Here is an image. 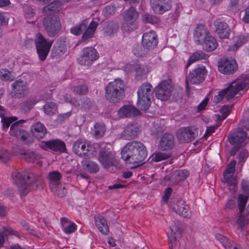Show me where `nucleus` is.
<instances>
[{
	"mask_svg": "<svg viewBox=\"0 0 249 249\" xmlns=\"http://www.w3.org/2000/svg\"><path fill=\"white\" fill-rule=\"evenodd\" d=\"M121 155L126 163L137 167L142 164L147 155L144 144L137 141L128 142L123 148Z\"/></svg>",
	"mask_w": 249,
	"mask_h": 249,
	"instance_id": "nucleus-1",
	"label": "nucleus"
},
{
	"mask_svg": "<svg viewBox=\"0 0 249 249\" xmlns=\"http://www.w3.org/2000/svg\"><path fill=\"white\" fill-rule=\"evenodd\" d=\"M13 177L14 183L17 186L20 195L22 196H25L30 191L31 188L36 189L41 181V178L39 175L26 171L15 172L13 174Z\"/></svg>",
	"mask_w": 249,
	"mask_h": 249,
	"instance_id": "nucleus-2",
	"label": "nucleus"
},
{
	"mask_svg": "<svg viewBox=\"0 0 249 249\" xmlns=\"http://www.w3.org/2000/svg\"><path fill=\"white\" fill-rule=\"evenodd\" d=\"M247 84L245 80L239 79L232 81L227 88L220 91L218 95L213 97V102L216 104L218 103L224 98L226 101L231 100L238 92L243 89L246 87Z\"/></svg>",
	"mask_w": 249,
	"mask_h": 249,
	"instance_id": "nucleus-3",
	"label": "nucleus"
},
{
	"mask_svg": "<svg viewBox=\"0 0 249 249\" xmlns=\"http://www.w3.org/2000/svg\"><path fill=\"white\" fill-rule=\"evenodd\" d=\"M105 97L110 102L117 103L123 98L124 84L121 79H115L109 83L106 87Z\"/></svg>",
	"mask_w": 249,
	"mask_h": 249,
	"instance_id": "nucleus-4",
	"label": "nucleus"
},
{
	"mask_svg": "<svg viewBox=\"0 0 249 249\" xmlns=\"http://www.w3.org/2000/svg\"><path fill=\"white\" fill-rule=\"evenodd\" d=\"M138 107L142 110H147L151 104V100L153 98V90L152 86L149 83H143L138 89Z\"/></svg>",
	"mask_w": 249,
	"mask_h": 249,
	"instance_id": "nucleus-5",
	"label": "nucleus"
},
{
	"mask_svg": "<svg viewBox=\"0 0 249 249\" xmlns=\"http://www.w3.org/2000/svg\"><path fill=\"white\" fill-rule=\"evenodd\" d=\"M122 16L123 21L121 29L124 32L129 33L137 28V20L139 14L135 7L131 6L125 10L122 13Z\"/></svg>",
	"mask_w": 249,
	"mask_h": 249,
	"instance_id": "nucleus-6",
	"label": "nucleus"
},
{
	"mask_svg": "<svg viewBox=\"0 0 249 249\" xmlns=\"http://www.w3.org/2000/svg\"><path fill=\"white\" fill-rule=\"evenodd\" d=\"M35 42L39 59L44 61L46 58L53 44L52 41H48L40 34L36 35Z\"/></svg>",
	"mask_w": 249,
	"mask_h": 249,
	"instance_id": "nucleus-7",
	"label": "nucleus"
},
{
	"mask_svg": "<svg viewBox=\"0 0 249 249\" xmlns=\"http://www.w3.org/2000/svg\"><path fill=\"white\" fill-rule=\"evenodd\" d=\"M247 134L241 128H238L236 131L230 134L228 140L230 143L236 145L231 150V154L234 155L239 149L245 144V141L247 138Z\"/></svg>",
	"mask_w": 249,
	"mask_h": 249,
	"instance_id": "nucleus-8",
	"label": "nucleus"
},
{
	"mask_svg": "<svg viewBox=\"0 0 249 249\" xmlns=\"http://www.w3.org/2000/svg\"><path fill=\"white\" fill-rule=\"evenodd\" d=\"M25 122V120H20L13 123L11 126L10 133L11 136L20 139L26 144H29L32 143L33 140L28 133L22 128L21 124Z\"/></svg>",
	"mask_w": 249,
	"mask_h": 249,
	"instance_id": "nucleus-9",
	"label": "nucleus"
},
{
	"mask_svg": "<svg viewBox=\"0 0 249 249\" xmlns=\"http://www.w3.org/2000/svg\"><path fill=\"white\" fill-rule=\"evenodd\" d=\"M207 70L205 66H198L194 69L186 77V84L188 88L189 83L199 84L205 78Z\"/></svg>",
	"mask_w": 249,
	"mask_h": 249,
	"instance_id": "nucleus-10",
	"label": "nucleus"
},
{
	"mask_svg": "<svg viewBox=\"0 0 249 249\" xmlns=\"http://www.w3.org/2000/svg\"><path fill=\"white\" fill-rule=\"evenodd\" d=\"M173 89L171 79L163 80L156 88V96L161 101L167 100L170 97Z\"/></svg>",
	"mask_w": 249,
	"mask_h": 249,
	"instance_id": "nucleus-11",
	"label": "nucleus"
},
{
	"mask_svg": "<svg viewBox=\"0 0 249 249\" xmlns=\"http://www.w3.org/2000/svg\"><path fill=\"white\" fill-rule=\"evenodd\" d=\"M93 147L86 142L80 140L75 141L72 146V151L78 156L87 158L93 155Z\"/></svg>",
	"mask_w": 249,
	"mask_h": 249,
	"instance_id": "nucleus-12",
	"label": "nucleus"
},
{
	"mask_svg": "<svg viewBox=\"0 0 249 249\" xmlns=\"http://www.w3.org/2000/svg\"><path fill=\"white\" fill-rule=\"evenodd\" d=\"M98 160L105 168L115 166L117 163V160L114 152L105 147L102 149L99 153Z\"/></svg>",
	"mask_w": 249,
	"mask_h": 249,
	"instance_id": "nucleus-13",
	"label": "nucleus"
},
{
	"mask_svg": "<svg viewBox=\"0 0 249 249\" xmlns=\"http://www.w3.org/2000/svg\"><path fill=\"white\" fill-rule=\"evenodd\" d=\"M43 24L45 30L50 37H53L61 29L59 19L55 16L44 18Z\"/></svg>",
	"mask_w": 249,
	"mask_h": 249,
	"instance_id": "nucleus-14",
	"label": "nucleus"
},
{
	"mask_svg": "<svg viewBox=\"0 0 249 249\" xmlns=\"http://www.w3.org/2000/svg\"><path fill=\"white\" fill-rule=\"evenodd\" d=\"M170 205L172 209L179 216L186 218L191 217V210L188 204L184 200H174L170 203Z\"/></svg>",
	"mask_w": 249,
	"mask_h": 249,
	"instance_id": "nucleus-15",
	"label": "nucleus"
},
{
	"mask_svg": "<svg viewBox=\"0 0 249 249\" xmlns=\"http://www.w3.org/2000/svg\"><path fill=\"white\" fill-rule=\"evenodd\" d=\"M39 147L45 150L50 149L55 152L63 153L66 151L65 143L59 139L41 142Z\"/></svg>",
	"mask_w": 249,
	"mask_h": 249,
	"instance_id": "nucleus-16",
	"label": "nucleus"
},
{
	"mask_svg": "<svg viewBox=\"0 0 249 249\" xmlns=\"http://www.w3.org/2000/svg\"><path fill=\"white\" fill-rule=\"evenodd\" d=\"M197 136V130L194 127L180 128L177 132V138L180 142L193 141Z\"/></svg>",
	"mask_w": 249,
	"mask_h": 249,
	"instance_id": "nucleus-17",
	"label": "nucleus"
},
{
	"mask_svg": "<svg viewBox=\"0 0 249 249\" xmlns=\"http://www.w3.org/2000/svg\"><path fill=\"white\" fill-rule=\"evenodd\" d=\"M98 54L97 51L92 47H87L82 51L79 63L81 65L90 66L93 61L97 59Z\"/></svg>",
	"mask_w": 249,
	"mask_h": 249,
	"instance_id": "nucleus-18",
	"label": "nucleus"
},
{
	"mask_svg": "<svg viewBox=\"0 0 249 249\" xmlns=\"http://www.w3.org/2000/svg\"><path fill=\"white\" fill-rule=\"evenodd\" d=\"M158 43V38L156 32L150 31L143 34L142 36V45L144 49L153 50Z\"/></svg>",
	"mask_w": 249,
	"mask_h": 249,
	"instance_id": "nucleus-19",
	"label": "nucleus"
},
{
	"mask_svg": "<svg viewBox=\"0 0 249 249\" xmlns=\"http://www.w3.org/2000/svg\"><path fill=\"white\" fill-rule=\"evenodd\" d=\"M12 153L13 155L18 156L28 162H34L40 158V156L36 152L29 150H21L18 147L14 148Z\"/></svg>",
	"mask_w": 249,
	"mask_h": 249,
	"instance_id": "nucleus-20",
	"label": "nucleus"
},
{
	"mask_svg": "<svg viewBox=\"0 0 249 249\" xmlns=\"http://www.w3.org/2000/svg\"><path fill=\"white\" fill-rule=\"evenodd\" d=\"M237 69V65L235 60L223 59L219 62L218 70L225 74L234 73Z\"/></svg>",
	"mask_w": 249,
	"mask_h": 249,
	"instance_id": "nucleus-21",
	"label": "nucleus"
},
{
	"mask_svg": "<svg viewBox=\"0 0 249 249\" xmlns=\"http://www.w3.org/2000/svg\"><path fill=\"white\" fill-rule=\"evenodd\" d=\"M189 175V173L186 170H177L167 175L164 179L166 181H169L170 185H174L184 180Z\"/></svg>",
	"mask_w": 249,
	"mask_h": 249,
	"instance_id": "nucleus-22",
	"label": "nucleus"
},
{
	"mask_svg": "<svg viewBox=\"0 0 249 249\" xmlns=\"http://www.w3.org/2000/svg\"><path fill=\"white\" fill-rule=\"evenodd\" d=\"M151 5L154 12L162 14L171 8V0H150Z\"/></svg>",
	"mask_w": 249,
	"mask_h": 249,
	"instance_id": "nucleus-23",
	"label": "nucleus"
},
{
	"mask_svg": "<svg viewBox=\"0 0 249 249\" xmlns=\"http://www.w3.org/2000/svg\"><path fill=\"white\" fill-rule=\"evenodd\" d=\"M12 97L15 98H20L23 97L27 90V86L25 82L20 79L16 80L12 84Z\"/></svg>",
	"mask_w": 249,
	"mask_h": 249,
	"instance_id": "nucleus-24",
	"label": "nucleus"
},
{
	"mask_svg": "<svg viewBox=\"0 0 249 249\" xmlns=\"http://www.w3.org/2000/svg\"><path fill=\"white\" fill-rule=\"evenodd\" d=\"M171 232L168 235L169 246L171 249H178L180 246L178 241L181 234V229L176 225L170 227Z\"/></svg>",
	"mask_w": 249,
	"mask_h": 249,
	"instance_id": "nucleus-25",
	"label": "nucleus"
},
{
	"mask_svg": "<svg viewBox=\"0 0 249 249\" xmlns=\"http://www.w3.org/2000/svg\"><path fill=\"white\" fill-rule=\"evenodd\" d=\"M209 30L203 25H197L194 31V38L197 44L204 42L210 35Z\"/></svg>",
	"mask_w": 249,
	"mask_h": 249,
	"instance_id": "nucleus-26",
	"label": "nucleus"
},
{
	"mask_svg": "<svg viewBox=\"0 0 249 249\" xmlns=\"http://www.w3.org/2000/svg\"><path fill=\"white\" fill-rule=\"evenodd\" d=\"M215 31L221 38H228L231 32V29L228 24L223 21L217 20L214 21Z\"/></svg>",
	"mask_w": 249,
	"mask_h": 249,
	"instance_id": "nucleus-27",
	"label": "nucleus"
},
{
	"mask_svg": "<svg viewBox=\"0 0 249 249\" xmlns=\"http://www.w3.org/2000/svg\"><path fill=\"white\" fill-rule=\"evenodd\" d=\"M139 131V127L133 124L127 125L121 135L122 139L130 140L135 139L138 135Z\"/></svg>",
	"mask_w": 249,
	"mask_h": 249,
	"instance_id": "nucleus-28",
	"label": "nucleus"
},
{
	"mask_svg": "<svg viewBox=\"0 0 249 249\" xmlns=\"http://www.w3.org/2000/svg\"><path fill=\"white\" fill-rule=\"evenodd\" d=\"M175 145L174 136L168 133L164 134L161 138L159 147L162 150L171 149Z\"/></svg>",
	"mask_w": 249,
	"mask_h": 249,
	"instance_id": "nucleus-29",
	"label": "nucleus"
},
{
	"mask_svg": "<svg viewBox=\"0 0 249 249\" xmlns=\"http://www.w3.org/2000/svg\"><path fill=\"white\" fill-rule=\"evenodd\" d=\"M118 114L121 117H131L138 116L140 111L135 107L131 105H124L118 111Z\"/></svg>",
	"mask_w": 249,
	"mask_h": 249,
	"instance_id": "nucleus-30",
	"label": "nucleus"
},
{
	"mask_svg": "<svg viewBox=\"0 0 249 249\" xmlns=\"http://www.w3.org/2000/svg\"><path fill=\"white\" fill-rule=\"evenodd\" d=\"M132 68H134L137 75L140 77L146 75L149 72V68L147 66L140 64H136L134 67L131 64H127L124 67V71L130 72L132 71Z\"/></svg>",
	"mask_w": 249,
	"mask_h": 249,
	"instance_id": "nucleus-31",
	"label": "nucleus"
},
{
	"mask_svg": "<svg viewBox=\"0 0 249 249\" xmlns=\"http://www.w3.org/2000/svg\"><path fill=\"white\" fill-rule=\"evenodd\" d=\"M98 25V23L94 21H92L84 30V32L81 37V41L85 42L88 39L93 37L95 32Z\"/></svg>",
	"mask_w": 249,
	"mask_h": 249,
	"instance_id": "nucleus-32",
	"label": "nucleus"
},
{
	"mask_svg": "<svg viewBox=\"0 0 249 249\" xmlns=\"http://www.w3.org/2000/svg\"><path fill=\"white\" fill-rule=\"evenodd\" d=\"M31 130L34 136L37 139L43 138L47 133V129L40 122L33 124Z\"/></svg>",
	"mask_w": 249,
	"mask_h": 249,
	"instance_id": "nucleus-33",
	"label": "nucleus"
},
{
	"mask_svg": "<svg viewBox=\"0 0 249 249\" xmlns=\"http://www.w3.org/2000/svg\"><path fill=\"white\" fill-rule=\"evenodd\" d=\"M96 227L103 234L107 235L109 233V228L106 219L102 216L98 215L94 217Z\"/></svg>",
	"mask_w": 249,
	"mask_h": 249,
	"instance_id": "nucleus-34",
	"label": "nucleus"
},
{
	"mask_svg": "<svg viewBox=\"0 0 249 249\" xmlns=\"http://www.w3.org/2000/svg\"><path fill=\"white\" fill-rule=\"evenodd\" d=\"M62 6L63 4L59 0H55L44 7L42 12L45 15H49L51 13H56L59 12L62 9Z\"/></svg>",
	"mask_w": 249,
	"mask_h": 249,
	"instance_id": "nucleus-35",
	"label": "nucleus"
},
{
	"mask_svg": "<svg viewBox=\"0 0 249 249\" xmlns=\"http://www.w3.org/2000/svg\"><path fill=\"white\" fill-rule=\"evenodd\" d=\"M216 238L226 249H241L240 246L236 245L232 241L222 235H216Z\"/></svg>",
	"mask_w": 249,
	"mask_h": 249,
	"instance_id": "nucleus-36",
	"label": "nucleus"
},
{
	"mask_svg": "<svg viewBox=\"0 0 249 249\" xmlns=\"http://www.w3.org/2000/svg\"><path fill=\"white\" fill-rule=\"evenodd\" d=\"M201 44L203 45V50L207 52L214 51L218 46L216 40L211 35Z\"/></svg>",
	"mask_w": 249,
	"mask_h": 249,
	"instance_id": "nucleus-37",
	"label": "nucleus"
},
{
	"mask_svg": "<svg viewBox=\"0 0 249 249\" xmlns=\"http://www.w3.org/2000/svg\"><path fill=\"white\" fill-rule=\"evenodd\" d=\"M207 57V54L202 51H198L194 53L190 56L185 66V68L187 69L192 64L197 61L205 59Z\"/></svg>",
	"mask_w": 249,
	"mask_h": 249,
	"instance_id": "nucleus-38",
	"label": "nucleus"
},
{
	"mask_svg": "<svg viewBox=\"0 0 249 249\" xmlns=\"http://www.w3.org/2000/svg\"><path fill=\"white\" fill-rule=\"evenodd\" d=\"M37 102L35 97H30L21 103V110L24 112H29Z\"/></svg>",
	"mask_w": 249,
	"mask_h": 249,
	"instance_id": "nucleus-39",
	"label": "nucleus"
},
{
	"mask_svg": "<svg viewBox=\"0 0 249 249\" xmlns=\"http://www.w3.org/2000/svg\"><path fill=\"white\" fill-rule=\"evenodd\" d=\"M62 175L58 171H54L49 173L48 179L50 188L60 184Z\"/></svg>",
	"mask_w": 249,
	"mask_h": 249,
	"instance_id": "nucleus-40",
	"label": "nucleus"
},
{
	"mask_svg": "<svg viewBox=\"0 0 249 249\" xmlns=\"http://www.w3.org/2000/svg\"><path fill=\"white\" fill-rule=\"evenodd\" d=\"M171 156L170 153L162 152H155L151 156V161L153 162H160L163 160L168 159Z\"/></svg>",
	"mask_w": 249,
	"mask_h": 249,
	"instance_id": "nucleus-41",
	"label": "nucleus"
},
{
	"mask_svg": "<svg viewBox=\"0 0 249 249\" xmlns=\"http://www.w3.org/2000/svg\"><path fill=\"white\" fill-rule=\"evenodd\" d=\"M119 24L113 21H109L104 28L105 33L108 36H111L116 33L119 29Z\"/></svg>",
	"mask_w": 249,
	"mask_h": 249,
	"instance_id": "nucleus-42",
	"label": "nucleus"
},
{
	"mask_svg": "<svg viewBox=\"0 0 249 249\" xmlns=\"http://www.w3.org/2000/svg\"><path fill=\"white\" fill-rule=\"evenodd\" d=\"M43 110L45 114L51 116L57 112V106L53 102H48L44 106Z\"/></svg>",
	"mask_w": 249,
	"mask_h": 249,
	"instance_id": "nucleus-43",
	"label": "nucleus"
},
{
	"mask_svg": "<svg viewBox=\"0 0 249 249\" xmlns=\"http://www.w3.org/2000/svg\"><path fill=\"white\" fill-rule=\"evenodd\" d=\"M66 53V48L59 44L54 45L52 50V56L53 58H58Z\"/></svg>",
	"mask_w": 249,
	"mask_h": 249,
	"instance_id": "nucleus-44",
	"label": "nucleus"
},
{
	"mask_svg": "<svg viewBox=\"0 0 249 249\" xmlns=\"http://www.w3.org/2000/svg\"><path fill=\"white\" fill-rule=\"evenodd\" d=\"M106 130V126L104 124L96 123L94 126V137L96 139L102 138L104 135Z\"/></svg>",
	"mask_w": 249,
	"mask_h": 249,
	"instance_id": "nucleus-45",
	"label": "nucleus"
},
{
	"mask_svg": "<svg viewBox=\"0 0 249 249\" xmlns=\"http://www.w3.org/2000/svg\"><path fill=\"white\" fill-rule=\"evenodd\" d=\"M88 26V22L84 20L79 24L76 25L71 29V32L76 36L80 35Z\"/></svg>",
	"mask_w": 249,
	"mask_h": 249,
	"instance_id": "nucleus-46",
	"label": "nucleus"
},
{
	"mask_svg": "<svg viewBox=\"0 0 249 249\" xmlns=\"http://www.w3.org/2000/svg\"><path fill=\"white\" fill-rule=\"evenodd\" d=\"M71 90L76 94L84 95L88 92V87L85 83H80L71 87Z\"/></svg>",
	"mask_w": 249,
	"mask_h": 249,
	"instance_id": "nucleus-47",
	"label": "nucleus"
},
{
	"mask_svg": "<svg viewBox=\"0 0 249 249\" xmlns=\"http://www.w3.org/2000/svg\"><path fill=\"white\" fill-rule=\"evenodd\" d=\"M50 188L53 193L60 197H64L67 194L65 187L61 184H59Z\"/></svg>",
	"mask_w": 249,
	"mask_h": 249,
	"instance_id": "nucleus-48",
	"label": "nucleus"
},
{
	"mask_svg": "<svg viewBox=\"0 0 249 249\" xmlns=\"http://www.w3.org/2000/svg\"><path fill=\"white\" fill-rule=\"evenodd\" d=\"M15 78L13 72L6 69L0 70V79L3 81H12Z\"/></svg>",
	"mask_w": 249,
	"mask_h": 249,
	"instance_id": "nucleus-49",
	"label": "nucleus"
},
{
	"mask_svg": "<svg viewBox=\"0 0 249 249\" xmlns=\"http://www.w3.org/2000/svg\"><path fill=\"white\" fill-rule=\"evenodd\" d=\"M232 105L224 106L220 110L221 115H218L217 119L219 121H222L225 119L228 116L230 111L232 108Z\"/></svg>",
	"mask_w": 249,
	"mask_h": 249,
	"instance_id": "nucleus-50",
	"label": "nucleus"
},
{
	"mask_svg": "<svg viewBox=\"0 0 249 249\" xmlns=\"http://www.w3.org/2000/svg\"><path fill=\"white\" fill-rule=\"evenodd\" d=\"M17 118L16 117H3L1 120V122L2 123L3 130L5 131H7L9 126L10 125H11L16 122H17Z\"/></svg>",
	"mask_w": 249,
	"mask_h": 249,
	"instance_id": "nucleus-51",
	"label": "nucleus"
},
{
	"mask_svg": "<svg viewBox=\"0 0 249 249\" xmlns=\"http://www.w3.org/2000/svg\"><path fill=\"white\" fill-rule=\"evenodd\" d=\"M11 154L6 149H0V162L7 163L11 160Z\"/></svg>",
	"mask_w": 249,
	"mask_h": 249,
	"instance_id": "nucleus-52",
	"label": "nucleus"
},
{
	"mask_svg": "<svg viewBox=\"0 0 249 249\" xmlns=\"http://www.w3.org/2000/svg\"><path fill=\"white\" fill-rule=\"evenodd\" d=\"M142 20L145 23H149L152 24L159 22V19L156 16L151 15L148 13H145L142 15Z\"/></svg>",
	"mask_w": 249,
	"mask_h": 249,
	"instance_id": "nucleus-53",
	"label": "nucleus"
},
{
	"mask_svg": "<svg viewBox=\"0 0 249 249\" xmlns=\"http://www.w3.org/2000/svg\"><path fill=\"white\" fill-rule=\"evenodd\" d=\"M85 169L90 173H95L99 170L97 163L93 161H88L84 165Z\"/></svg>",
	"mask_w": 249,
	"mask_h": 249,
	"instance_id": "nucleus-54",
	"label": "nucleus"
},
{
	"mask_svg": "<svg viewBox=\"0 0 249 249\" xmlns=\"http://www.w3.org/2000/svg\"><path fill=\"white\" fill-rule=\"evenodd\" d=\"M248 200V196L240 194L238 198V206L239 213H242L244 211Z\"/></svg>",
	"mask_w": 249,
	"mask_h": 249,
	"instance_id": "nucleus-55",
	"label": "nucleus"
},
{
	"mask_svg": "<svg viewBox=\"0 0 249 249\" xmlns=\"http://www.w3.org/2000/svg\"><path fill=\"white\" fill-rule=\"evenodd\" d=\"M249 219L248 216L242 214V213H240L239 217L236 221L237 224L242 229L245 225L248 224Z\"/></svg>",
	"mask_w": 249,
	"mask_h": 249,
	"instance_id": "nucleus-56",
	"label": "nucleus"
},
{
	"mask_svg": "<svg viewBox=\"0 0 249 249\" xmlns=\"http://www.w3.org/2000/svg\"><path fill=\"white\" fill-rule=\"evenodd\" d=\"M82 106L81 108L82 109L86 110L90 109L92 106V103L90 99L87 97H84L82 99Z\"/></svg>",
	"mask_w": 249,
	"mask_h": 249,
	"instance_id": "nucleus-57",
	"label": "nucleus"
},
{
	"mask_svg": "<svg viewBox=\"0 0 249 249\" xmlns=\"http://www.w3.org/2000/svg\"><path fill=\"white\" fill-rule=\"evenodd\" d=\"M246 38L245 36L240 37L237 41L231 47H230V51H234L239 47H240L243 43L245 41Z\"/></svg>",
	"mask_w": 249,
	"mask_h": 249,
	"instance_id": "nucleus-58",
	"label": "nucleus"
},
{
	"mask_svg": "<svg viewBox=\"0 0 249 249\" xmlns=\"http://www.w3.org/2000/svg\"><path fill=\"white\" fill-rule=\"evenodd\" d=\"M76 225L72 223L71 224L68 225V226H65L63 228L64 232L67 234H71L76 230Z\"/></svg>",
	"mask_w": 249,
	"mask_h": 249,
	"instance_id": "nucleus-59",
	"label": "nucleus"
},
{
	"mask_svg": "<svg viewBox=\"0 0 249 249\" xmlns=\"http://www.w3.org/2000/svg\"><path fill=\"white\" fill-rule=\"evenodd\" d=\"M235 171L226 169L224 172V181L225 182L230 183V180L234 175Z\"/></svg>",
	"mask_w": 249,
	"mask_h": 249,
	"instance_id": "nucleus-60",
	"label": "nucleus"
},
{
	"mask_svg": "<svg viewBox=\"0 0 249 249\" xmlns=\"http://www.w3.org/2000/svg\"><path fill=\"white\" fill-rule=\"evenodd\" d=\"M116 7L112 5H110L106 6L104 9V12L107 16L112 15L116 12Z\"/></svg>",
	"mask_w": 249,
	"mask_h": 249,
	"instance_id": "nucleus-61",
	"label": "nucleus"
},
{
	"mask_svg": "<svg viewBox=\"0 0 249 249\" xmlns=\"http://www.w3.org/2000/svg\"><path fill=\"white\" fill-rule=\"evenodd\" d=\"M241 188L244 193L249 194V181L242 179L241 183Z\"/></svg>",
	"mask_w": 249,
	"mask_h": 249,
	"instance_id": "nucleus-62",
	"label": "nucleus"
},
{
	"mask_svg": "<svg viewBox=\"0 0 249 249\" xmlns=\"http://www.w3.org/2000/svg\"><path fill=\"white\" fill-rule=\"evenodd\" d=\"M172 189L170 187L167 188L165 190V192H164V195L162 197L163 199L165 202H166L167 201L169 196H170V195L172 193Z\"/></svg>",
	"mask_w": 249,
	"mask_h": 249,
	"instance_id": "nucleus-63",
	"label": "nucleus"
},
{
	"mask_svg": "<svg viewBox=\"0 0 249 249\" xmlns=\"http://www.w3.org/2000/svg\"><path fill=\"white\" fill-rule=\"evenodd\" d=\"M65 100L66 102H69L74 105L75 106H79L80 104L77 103V101L74 98H71L70 96L67 95L65 96Z\"/></svg>",
	"mask_w": 249,
	"mask_h": 249,
	"instance_id": "nucleus-64",
	"label": "nucleus"
}]
</instances>
